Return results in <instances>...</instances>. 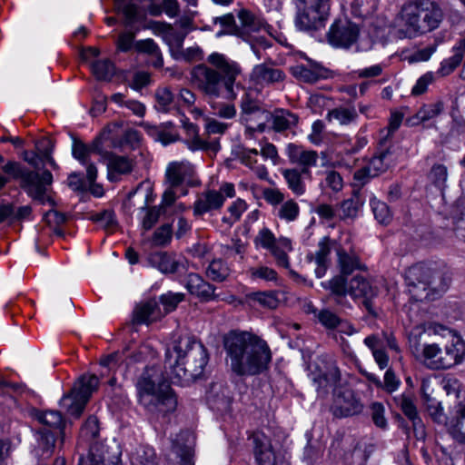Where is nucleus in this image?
I'll use <instances>...</instances> for the list:
<instances>
[{
    "mask_svg": "<svg viewBox=\"0 0 465 465\" xmlns=\"http://www.w3.org/2000/svg\"><path fill=\"white\" fill-rule=\"evenodd\" d=\"M405 281L408 292L412 299L421 301L428 297V290L432 284L430 272L428 267L422 264L410 267L405 272Z\"/></svg>",
    "mask_w": 465,
    "mask_h": 465,
    "instance_id": "obj_10",
    "label": "nucleus"
},
{
    "mask_svg": "<svg viewBox=\"0 0 465 465\" xmlns=\"http://www.w3.org/2000/svg\"><path fill=\"white\" fill-rule=\"evenodd\" d=\"M164 316L158 302L151 299L136 305L134 311V321L138 324H149Z\"/></svg>",
    "mask_w": 465,
    "mask_h": 465,
    "instance_id": "obj_22",
    "label": "nucleus"
},
{
    "mask_svg": "<svg viewBox=\"0 0 465 465\" xmlns=\"http://www.w3.org/2000/svg\"><path fill=\"white\" fill-rule=\"evenodd\" d=\"M141 213H143V216L140 218L141 225L144 231H148L158 222L161 210L160 207L157 206L150 208L143 207L141 208Z\"/></svg>",
    "mask_w": 465,
    "mask_h": 465,
    "instance_id": "obj_55",
    "label": "nucleus"
},
{
    "mask_svg": "<svg viewBox=\"0 0 465 465\" xmlns=\"http://www.w3.org/2000/svg\"><path fill=\"white\" fill-rule=\"evenodd\" d=\"M147 262L150 266L163 274H173L188 270V261L175 252H154L147 256Z\"/></svg>",
    "mask_w": 465,
    "mask_h": 465,
    "instance_id": "obj_15",
    "label": "nucleus"
},
{
    "mask_svg": "<svg viewBox=\"0 0 465 465\" xmlns=\"http://www.w3.org/2000/svg\"><path fill=\"white\" fill-rule=\"evenodd\" d=\"M443 106L440 103L425 104L412 116L408 117L405 123L408 126H417L437 117L442 112Z\"/></svg>",
    "mask_w": 465,
    "mask_h": 465,
    "instance_id": "obj_30",
    "label": "nucleus"
},
{
    "mask_svg": "<svg viewBox=\"0 0 465 465\" xmlns=\"http://www.w3.org/2000/svg\"><path fill=\"white\" fill-rule=\"evenodd\" d=\"M2 170L13 179L20 181L21 188L33 200L41 204L49 203L54 205V203L48 195V189L53 183V175L48 170H45L41 173L30 171L23 167L19 163L15 161L7 162Z\"/></svg>",
    "mask_w": 465,
    "mask_h": 465,
    "instance_id": "obj_8",
    "label": "nucleus"
},
{
    "mask_svg": "<svg viewBox=\"0 0 465 465\" xmlns=\"http://www.w3.org/2000/svg\"><path fill=\"white\" fill-rule=\"evenodd\" d=\"M269 122L275 132H282L295 126L298 123V116L287 110H275L271 114Z\"/></svg>",
    "mask_w": 465,
    "mask_h": 465,
    "instance_id": "obj_28",
    "label": "nucleus"
},
{
    "mask_svg": "<svg viewBox=\"0 0 465 465\" xmlns=\"http://www.w3.org/2000/svg\"><path fill=\"white\" fill-rule=\"evenodd\" d=\"M390 158L391 154L388 151L381 152L370 160L367 166L371 170V173L378 176L389 168L391 164Z\"/></svg>",
    "mask_w": 465,
    "mask_h": 465,
    "instance_id": "obj_48",
    "label": "nucleus"
},
{
    "mask_svg": "<svg viewBox=\"0 0 465 465\" xmlns=\"http://www.w3.org/2000/svg\"><path fill=\"white\" fill-rule=\"evenodd\" d=\"M130 460L132 465H154V450L149 446H139L132 452Z\"/></svg>",
    "mask_w": 465,
    "mask_h": 465,
    "instance_id": "obj_42",
    "label": "nucleus"
},
{
    "mask_svg": "<svg viewBox=\"0 0 465 465\" xmlns=\"http://www.w3.org/2000/svg\"><path fill=\"white\" fill-rule=\"evenodd\" d=\"M137 51L147 54H157V60L152 61L153 66L161 68L163 65V59L159 46L153 39L141 40L135 43Z\"/></svg>",
    "mask_w": 465,
    "mask_h": 465,
    "instance_id": "obj_44",
    "label": "nucleus"
},
{
    "mask_svg": "<svg viewBox=\"0 0 465 465\" xmlns=\"http://www.w3.org/2000/svg\"><path fill=\"white\" fill-rule=\"evenodd\" d=\"M329 0H293L296 6L295 25L302 31L319 30L329 17Z\"/></svg>",
    "mask_w": 465,
    "mask_h": 465,
    "instance_id": "obj_9",
    "label": "nucleus"
},
{
    "mask_svg": "<svg viewBox=\"0 0 465 465\" xmlns=\"http://www.w3.org/2000/svg\"><path fill=\"white\" fill-rule=\"evenodd\" d=\"M116 9L125 17V25H129L136 20L137 6L132 0H114Z\"/></svg>",
    "mask_w": 465,
    "mask_h": 465,
    "instance_id": "obj_56",
    "label": "nucleus"
},
{
    "mask_svg": "<svg viewBox=\"0 0 465 465\" xmlns=\"http://www.w3.org/2000/svg\"><path fill=\"white\" fill-rule=\"evenodd\" d=\"M130 350L129 347L125 348L122 352H114L101 360V365L109 368V370H115L120 368L125 362L126 365L133 362L143 361L149 354L152 353L148 345H140L134 351L126 354Z\"/></svg>",
    "mask_w": 465,
    "mask_h": 465,
    "instance_id": "obj_18",
    "label": "nucleus"
},
{
    "mask_svg": "<svg viewBox=\"0 0 465 465\" xmlns=\"http://www.w3.org/2000/svg\"><path fill=\"white\" fill-rule=\"evenodd\" d=\"M363 203V199H361L358 193H353L351 197L342 201L341 203V218L343 220L356 218Z\"/></svg>",
    "mask_w": 465,
    "mask_h": 465,
    "instance_id": "obj_38",
    "label": "nucleus"
},
{
    "mask_svg": "<svg viewBox=\"0 0 465 465\" xmlns=\"http://www.w3.org/2000/svg\"><path fill=\"white\" fill-rule=\"evenodd\" d=\"M225 197L216 190H206L201 193L193 203V215L202 216L221 209Z\"/></svg>",
    "mask_w": 465,
    "mask_h": 465,
    "instance_id": "obj_20",
    "label": "nucleus"
},
{
    "mask_svg": "<svg viewBox=\"0 0 465 465\" xmlns=\"http://www.w3.org/2000/svg\"><path fill=\"white\" fill-rule=\"evenodd\" d=\"M443 18V11L436 2L411 0L401 5L394 26L401 38L414 39L438 29Z\"/></svg>",
    "mask_w": 465,
    "mask_h": 465,
    "instance_id": "obj_5",
    "label": "nucleus"
},
{
    "mask_svg": "<svg viewBox=\"0 0 465 465\" xmlns=\"http://www.w3.org/2000/svg\"><path fill=\"white\" fill-rule=\"evenodd\" d=\"M269 31L267 32V34ZM248 42L258 59L261 58L259 48L266 49L272 45L270 38L267 37L266 32L261 31L256 34H251L244 38Z\"/></svg>",
    "mask_w": 465,
    "mask_h": 465,
    "instance_id": "obj_50",
    "label": "nucleus"
},
{
    "mask_svg": "<svg viewBox=\"0 0 465 465\" xmlns=\"http://www.w3.org/2000/svg\"><path fill=\"white\" fill-rule=\"evenodd\" d=\"M303 173L297 169H288L283 172L289 188L297 195H302L305 192V185L302 180Z\"/></svg>",
    "mask_w": 465,
    "mask_h": 465,
    "instance_id": "obj_47",
    "label": "nucleus"
},
{
    "mask_svg": "<svg viewBox=\"0 0 465 465\" xmlns=\"http://www.w3.org/2000/svg\"><path fill=\"white\" fill-rule=\"evenodd\" d=\"M173 238V228L171 224H163L157 228L152 237V242L154 246H167Z\"/></svg>",
    "mask_w": 465,
    "mask_h": 465,
    "instance_id": "obj_53",
    "label": "nucleus"
},
{
    "mask_svg": "<svg viewBox=\"0 0 465 465\" xmlns=\"http://www.w3.org/2000/svg\"><path fill=\"white\" fill-rule=\"evenodd\" d=\"M185 34L175 31L170 26L163 32V40L169 46L171 55L173 58L180 54Z\"/></svg>",
    "mask_w": 465,
    "mask_h": 465,
    "instance_id": "obj_40",
    "label": "nucleus"
},
{
    "mask_svg": "<svg viewBox=\"0 0 465 465\" xmlns=\"http://www.w3.org/2000/svg\"><path fill=\"white\" fill-rule=\"evenodd\" d=\"M86 403V401L71 391L68 395L61 399L60 407L65 410L69 415L78 418L84 411Z\"/></svg>",
    "mask_w": 465,
    "mask_h": 465,
    "instance_id": "obj_34",
    "label": "nucleus"
},
{
    "mask_svg": "<svg viewBox=\"0 0 465 465\" xmlns=\"http://www.w3.org/2000/svg\"><path fill=\"white\" fill-rule=\"evenodd\" d=\"M158 2L159 0H150V5L147 8L150 15L157 16L164 12L169 17L178 15L180 9L177 0H163L162 5Z\"/></svg>",
    "mask_w": 465,
    "mask_h": 465,
    "instance_id": "obj_37",
    "label": "nucleus"
},
{
    "mask_svg": "<svg viewBox=\"0 0 465 465\" xmlns=\"http://www.w3.org/2000/svg\"><path fill=\"white\" fill-rule=\"evenodd\" d=\"M33 415L40 423L53 429H60L64 424L63 417L57 411H35Z\"/></svg>",
    "mask_w": 465,
    "mask_h": 465,
    "instance_id": "obj_43",
    "label": "nucleus"
},
{
    "mask_svg": "<svg viewBox=\"0 0 465 465\" xmlns=\"http://www.w3.org/2000/svg\"><path fill=\"white\" fill-rule=\"evenodd\" d=\"M193 173V166L188 161L172 162L166 167L165 182L171 187H177Z\"/></svg>",
    "mask_w": 465,
    "mask_h": 465,
    "instance_id": "obj_23",
    "label": "nucleus"
},
{
    "mask_svg": "<svg viewBox=\"0 0 465 465\" xmlns=\"http://www.w3.org/2000/svg\"><path fill=\"white\" fill-rule=\"evenodd\" d=\"M322 187L329 188L334 193L341 191L343 188V180L341 174L336 171H328L325 173L324 183Z\"/></svg>",
    "mask_w": 465,
    "mask_h": 465,
    "instance_id": "obj_63",
    "label": "nucleus"
},
{
    "mask_svg": "<svg viewBox=\"0 0 465 465\" xmlns=\"http://www.w3.org/2000/svg\"><path fill=\"white\" fill-rule=\"evenodd\" d=\"M287 156L289 161L301 167L304 176L311 178V168L317 165L319 155L316 151L307 150L302 146L289 143L287 146Z\"/></svg>",
    "mask_w": 465,
    "mask_h": 465,
    "instance_id": "obj_19",
    "label": "nucleus"
},
{
    "mask_svg": "<svg viewBox=\"0 0 465 465\" xmlns=\"http://www.w3.org/2000/svg\"><path fill=\"white\" fill-rule=\"evenodd\" d=\"M206 64H198L191 72L192 82L209 98L232 101L237 97L240 84L236 78L242 74L240 64L220 53H213Z\"/></svg>",
    "mask_w": 465,
    "mask_h": 465,
    "instance_id": "obj_3",
    "label": "nucleus"
},
{
    "mask_svg": "<svg viewBox=\"0 0 465 465\" xmlns=\"http://www.w3.org/2000/svg\"><path fill=\"white\" fill-rule=\"evenodd\" d=\"M186 288L191 294L195 295L203 301H211L216 298L214 286L205 282L197 273L188 274Z\"/></svg>",
    "mask_w": 465,
    "mask_h": 465,
    "instance_id": "obj_24",
    "label": "nucleus"
},
{
    "mask_svg": "<svg viewBox=\"0 0 465 465\" xmlns=\"http://www.w3.org/2000/svg\"><path fill=\"white\" fill-rule=\"evenodd\" d=\"M184 143L191 151H208L216 152L220 149L219 142H207L203 140L199 134L191 138H186Z\"/></svg>",
    "mask_w": 465,
    "mask_h": 465,
    "instance_id": "obj_52",
    "label": "nucleus"
},
{
    "mask_svg": "<svg viewBox=\"0 0 465 465\" xmlns=\"http://www.w3.org/2000/svg\"><path fill=\"white\" fill-rule=\"evenodd\" d=\"M331 253V239L327 236L322 238L318 243V250L315 252L316 264H328Z\"/></svg>",
    "mask_w": 465,
    "mask_h": 465,
    "instance_id": "obj_62",
    "label": "nucleus"
},
{
    "mask_svg": "<svg viewBox=\"0 0 465 465\" xmlns=\"http://www.w3.org/2000/svg\"><path fill=\"white\" fill-rule=\"evenodd\" d=\"M237 16L241 24V27L239 28L240 32L237 35L242 36L243 39L251 34H256L261 31L267 33L268 28H270L263 19L255 15L247 9H241L238 12Z\"/></svg>",
    "mask_w": 465,
    "mask_h": 465,
    "instance_id": "obj_21",
    "label": "nucleus"
},
{
    "mask_svg": "<svg viewBox=\"0 0 465 465\" xmlns=\"http://www.w3.org/2000/svg\"><path fill=\"white\" fill-rule=\"evenodd\" d=\"M351 13L357 17H368L377 8V0H352L351 4Z\"/></svg>",
    "mask_w": 465,
    "mask_h": 465,
    "instance_id": "obj_49",
    "label": "nucleus"
},
{
    "mask_svg": "<svg viewBox=\"0 0 465 465\" xmlns=\"http://www.w3.org/2000/svg\"><path fill=\"white\" fill-rule=\"evenodd\" d=\"M253 455L257 465H284L285 460L282 453L276 450L271 439L263 432L252 434Z\"/></svg>",
    "mask_w": 465,
    "mask_h": 465,
    "instance_id": "obj_12",
    "label": "nucleus"
},
{
    "mask_svg": "<svg viewBox=\"0 0 465 465\" xmlns=\"http://www.w3.org/2000/svg\"><path fill=\"white\" fill-rule=\"evenodd\" d=\"M286 75L284 72L272 64H259L253 66L250 74L249 81L255 87H265L284 81Z\"/></svg>",
    "mask_w": 465,
    "mask_h": 465,
    "instance_id": "obj_16",
    "label": "nucleus"
},
{
    "mask_svg": "<svg viewBox=\"0 0 465 465\" xmlns=\"http://www.w3.org/2000/svg\"><path fill=\"white\" fill-rule=\"evenodd\" d=\"M338 265L343 275L351 274L361 267L358 256L354 252H347L342 248L336 250Z\"/></svg>",
    "mask_w": 465,
    "mask_h": 465,
    "instance_id": "obj_36",
    "label": "nucleus"
},
{
    "mask_svg": "<svg viewBox=\"0 0 465 465\" xmlns=\"http://www.w3.org/2000/svg\"><path fill=\"white\" fill-rule=\"evenodd\" d=\"M384 35V29L379 26L374 35L361 31L360 26L348 20L338 19L330 27L328 32L329 43L337 48L350 49L354 47L356 52H367L374 45L375 39Z\"/></svg>",
    "mask_w": 465,
    "mask_h": 465,
    "instance_id": "obj_7",
    "label": "nucleus"
},
{
    "mask_svg": "<svg viewBox=\"0 0 465 465\" xmlns=\"http://www.w3.org/2000/svg\"><path fill=\"white\" fill-rule=\"evenodd\" d=\"M154 97L156 101L154 107L157 111L166 113L171 109L174 96L168 87H159L155 91Z\"/></svg>",
    "mask_w": 465,
    "mask_h": 465,
    "instance_id": "obj_46",
    "label": "nucleus"
},
{
    "mask_svg": "<svg viewBox=\"0 0 465 465\" xmlns=\"http://www.w3.org/2000/svg\"><path fill=\"white\" fill-rule=\"evenodd\" d=\"M208 362L205 347L190 335L174 337L165 353V369L173 383L184 386L200 377Z\"/></svg>",
    "mask_w": 465,
    "mask_h": 465,
    "instance_id": "obj_4",
    "label": "nucleus"
},
{
    "mask_svg": "<svg viewBox=\"0 0 465 465\" xmlns=\"http://www.w3.org/2000/svg\"><path fill=\"white\" fill-rule=\"evenodd\" d=\"M358 118L357 111L354 107H336L330 110L326 115L329 122L336 121L341 125H348L354 123Z\"/></svg>",
    "mask_w": 465,
    "mask_h": 465,
    "instance_id": "obj_35",
    "label": "nucleus"
},
{
    "mask_svg": "<svg viewBox=\"0 0 465 465\" xmlns=\"http://www.w3.org/2000/svg\"><path fill=\"white\" fill-rule=\"evenodd\" d=\"M247 203L242 199H237L229 207V216H224L223 222L232 226L233 223L241 219L242 214L246 211Z\"/></svg>",
    "mask_w": 465,
    "mask_h": 465,
    "instance_id": "obj_54",
    "label": "nucleus"
},
{
    "mask_svg": "<svg viewBox=\"0 0 465 465\" xmlns=\"http://www.w3.org/2000/svg\"><path fill=\"white\" fill-rule=\"evenodd\" d=\"M251 298L263 307L274 309L278 306L279 301L273 292H261L251 295Z\"/></svg>",
    "mask_w": 465,
    "mask_h": 465,
    "instance_id": "obj_61",
    "label": "nucleus"
},
{
    "mask_svg": "<svg viewBox=\"0 0 465 465\" xmlns=\"http://www.w3.org/2000/svg\"><path fill=\"white\" fill-rule=\"evenodd\" d=\"M231 273L228 264L222 259L213 260L206 269V276L214 282L225 281Z\"/></svg>",
    "mask_w": 465,
    "mask_h": 465,
    "instance_id": "obj_39",
    "label": "nucleus"
},
{
    "mask_svg": "<svg viewBox=\"0 0 465 465\" xmlns=\"http://www.w3.org/2000/svg\"><path fill=\"white\" fill-rule=\"evenodd\" d=\"M254 242L270 251L276 244V238L270 229L264 227L259 231Z\"/></svg>",
    "mask_w": 465,
    "mask_h": 465,
    "instance_id": "obj_64",
    "label": "nucleus"
},
{
    "mask_svg": "<svg viewBox=\"0 0 465 465\" xmlns=\"http://www.w3.org/2000/svg\"><path fill=\"white\" fill-rule=\"evenodd\" d=\"M331 411L335 417H351L362 412L363 403L352 390L339 388L335 390Z\"/></svg>",
    "mask_w": 465,
    "mask_h": 465,
    "instance_id": "obj_13",
    "label": "nucleus"
},
{
    "mask_svg": "<svg viewBox=\"0 0 465 465\" xmlns=\"http://www.w3.org/2000/svg\"><path fill=\"white\" fill-rule=\"evenodd\" d=\"M138 400L148 411L165 415L175 411L176 397L159 368H146L136 382Z\"/></svg>",
    "mask_w": 465,
    "mask_h": 465,
    "instance_id": "obj_6",
    "label": "nucleus"
},
{
    "mask_svg": "<svg viewBox=\"0 0 465 465\" xmlns=\"http://www.w3.org/2000/svg\"><path fill=\"white\" fill-rule=\"evenodd\" d=\"M91 69L98 80H110L114 74V64L109 59H100L91 64Z\"/></svg>",
    "mask_w": 465,
    "mask_h": 465,
    "instance_id": "obj_45",
    "label": "nucleus"
},
{
    "mask_svg": "<svg viewBox=\"0 0 465 465\" xmlns=\"http://www.w3.org/2000/svg\"><path fill=\"white\" fill-rule=\"evenodd\" d=\"M247 273L252 281L263 280L272 282L277 280V272L267 266L251 267L248 269Z\"/></svg>",
    "mask_w": 465,
    "mask_h": 465,
    "instance_id": "obj_57",
    "label": "nucleus"
},
{
    "mask_svg": "<svg viewBox=\"0 0 465 465\" xmlns=\"http://www.w3.org/2000/svg\"><path fill=\"white\" fill-rule=\"evenodd\" d=\"M290 72L299 81L309 84L326 77V71L318 64H295L290 67Z\"/></svg>",
    "mask_w": 465,
    "mask_h": 465,
    "instance_id": "obj_25",
    "label": "nucleus"
},
{
    "mask_svg": "<svg viewBox=\"0 0 465 465\" xmlns=\"http://www.w3.org/2000/svg\"><path fill=\"white\" fill-rule=\"evenodd\" d=\"M183 298L184 294L182 292H168L161 295L160 302L163 307L162 312L164 313V316L174 311Z\"/></svg>",
    "mask_w": 465,
    "mask_h": 465,
    "instance_id": "obj_58",
    "label": "nucleus"
},
{
    "mask_svg": "<svg viewBox=\"0 0 465 465\" xmlns=\"http://www.w3.org/2000/svg\"><path fill=\"white\" fill-rule=\"evenodd\" d=\"M395 401L397 406L401 408L402 412L413 422L414 425L420 422L413 399L410 394H401L395 397Z\"/></svg>",
    "mask_w": 465,
    "mask_h": 465,
    "instance_id": "obj_41",
    "label": "nucleus"
},
{
    "mask_svg": "<svg viewBox=\"0 0 465 465\" xmlns=\"http://www.w3.org/2000/svg\"><path fill=\"white\" fill-rule=\"evenodd\" d=\"M78 465H121V451L116 444L95 442L86 457H81Z\"/></svg>",
    "mask_w": 465,
    "mask_h": 465,
    "instance_id": "obj_11",
    "label": "nucleus"
},
{
    "mask_svg": "<svg viewBox=\"0 0 465 465\" xmlns=\"http://www.w3.org/2000/svg\"><path fill=\"white\" fill-rule=\"evenodd\" d=\"M377 292V288L362 276L356 275L350 281L348 294L353 298H363L365 303L375 297Z\"/></svg>",
    "mask_w": 465,
    "mask_h": 465,
    "instance_id": "obj_27",
    "label": "nucleus"
},
{
    "mask_svg": "<svg viewBox=\"0 0 465 465\" xmlns=\"http://www.w3.org/2000/svg\"><path fill=\"white\" fill-rule=\"evenodd\" d=\"M104 161L106 164L107 179L113 183L119 182L123 176L130 174L135 165L134 161L128 156L114 153H106Z\"/></svg>",
    "mask_w": 465,
    "mask_h": 465,
    "instance_id": "obj_17",
    "label": "nucleus"
},
{
    "mask_svg": "<svg viewBox=\"0 0 465 465\" xmlns=\"http://www.w3.org/2000/svg\"><path fill=\"white\" fill-rule=\"evenodd\" d=\"M227 362L238 376H254L267 371L272 351L263 339L249 332L232 331L223 339Z\"/></svg>",
    "mask_w": 465,
    "mask_h": 465,
    "instance_id": "obj_2",
    "label": "nucleus"
},
{
    "mask_svg": "<svg viewBox=\"0 0 465 465\" xmlns=\"http://www.w3.org/2000/svg\"><path fill=\"white\" fill-rule=\"evenodd\" d=\"M447 427L455 440L465 443V404L457 411L455 417L447 423Z\"/></svg>",
    "mask_w": 465,
    "mask_h": 465,
    "instance_id": "obj_33",
    "label": "nucleus"
},
{
    "mask_svg": "<svg viewBox=\"0 0 465 465\" xmlns=\"http://www.w3.org/2000/svg\"><path fill=\"white\" fill-rule=\"evenodd\" d=\"M172 450L180 460L181 465H192L193 449L191 446L180 445L177 440H173Z\"/></svg>",
    "mask_w": 465,
    "mask_h": 465,
    "instance_id": "obj_60",
    "label": "nucleus"
},
{
    "mask_svg": "<svg viewBox=\"0 0 465 465\" xmlns=\"http://www.w3.org/2000/svg\"><path fill=\"white\" fill-rule=\"evenodd\" d=\"M364 344L371 351L372 356L380 369L387 368L389 356L383 350V341L377 335H370L364 339Z\"/></svg>",
    "mask_w": 465,
    "mask_h": 465,
    "instance_id": "obj_31",
    "label": "nucleus"
},
{
    "mask_svg": "<svg viewBox=\"0 0 465 465\" xmlns=\"http://www.w3.org/2000/svg\"><path fill=\"white\" fill-rule=\"evenodd\" d=\"M311 378L321 397L327 395L330 390L333 391V395L335 394V390H339L337 386L341 381V372L332 360L327 361L322 369L320 368L316 371L312 372Z\"/></svg>",
    "mask_w": 465,
    "mask_h": 465,
    "instance_id": "obj_14",
    "label": "nucleus"
},
{
    "mask_svg": "<svg viewBox=\"0 0 465 465\" xmlns=\"http://www.w3.org/2000/svg\"><path fill=\"white\" fill-rule=\"evenodd\" d=\"M99 379L94 374L83 375L75 382L72 391L80 396L84 401H88L93 392L98 388Z\"/></svg>",
    "mask_w": 465,
    "mask_h": 465,
    "instance_id": "obj_32",
    "label": "nucleus"
},
{
    "mask_svg": "<svg viewBox=\"0 0 465 465\" xmlns=\"http://www.w3.org/2000/svg\"><path fill=\"white\" fill-rule=\"evenodd\" d=\"M142 126L147 131L148 134L156 142H160L163 145L166 146L173 143L179 139L176 132L168 131L165 126H172V123L168 122L164 125L155 126L147 123L142 124Z\"/></svg>",
    "mask_w": 465,
    "mask_h": 465,
    "instance_id": "obj_29",
    "label": "nucleus"
},
{
    "mask_svg": "<svg viewBox=\"0 0 465 465\" xmlns=\"http://www.w3.org/2000/svg\"><path fill=\"white\" fill-rule=\"evenodd\" d=\"M299 213L300 208L298 203L290 200L281 205L278 210V217L286 222H292L297 219Z\"/></svg>",
    "mask_w": 465,
    "mask_h": 465,
    "instance_id": "obj_59",
    "label": "nucleus"
},
{
    "mask_svg": "<svg viewBox=\"0 0 465 465\" xmlns=\"http://www.w3.org/2000/svg\"><path fill=\"white\" fill-rule=\"evenodd\" d=\"M446 328L438 323H421L412 328L409 335V349L413 357L432 371L450 369L462 362L465 356V342L460 338L453 339L442 349L436 342H429L427 336L440 334Z\"/></svg>",
    "mask_w": 465,
    "mask_h": 465,
    "instance_id": "obj_1",
    "label": "nucleus"
},
{
    "mask_svg": "<svg viewBox=\"0 0 465 465\" xmlns=\"http://www.w3.org/2000/svg\"><path fill=\"white\" fill-rule=\"evenodd\" d=\"M101 141L94 139L90 143H84L78 139H74L72 143V155L82 165L90 162L92 154L100 153Z\"/></svg>",
    "mask_w": 465,
    "mask_h": 465,
    "instance_id": "obj_26",
    "label": "nucleus"
},
{
    "mask_svg": "<svg viewBox=\"0 0 465 465\" xmlns=\"http://www.w3.org/2000/svg\"><path fill=\"white\" fill-rule=\"evenodd\" d=\"M370 204L375 219L380 223L388 224L391 222V213L385 203L376 199L375 197H372L370 200Z\"/></svg>",
    "mask_w": 465,
    "mask_h": 465,
    "instance_id": "obj_51",
    "label": "nucleus"
}]
</instances>
